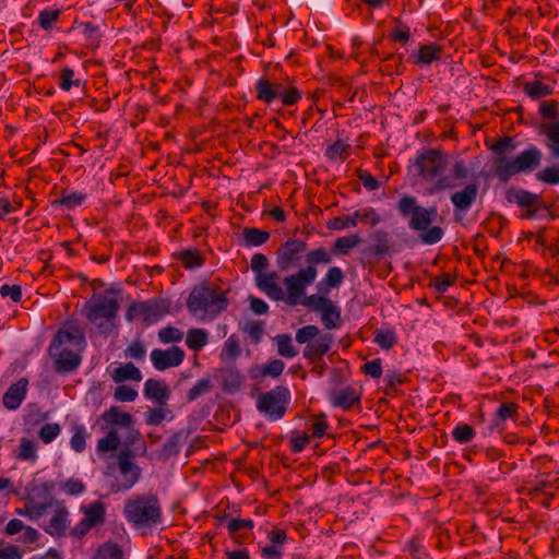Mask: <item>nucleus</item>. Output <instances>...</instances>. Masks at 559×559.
Here are the masks:
<instances>
[{"label":"nucleus","mask_w":559,"mask_h":559,"mask_svg":"<svg viewBox=\"0 0 559 559\" xmlns=\"http://www.w3.org/2000/svg\"><path fill=\"white\" fill-rule=\"evenodd\" d=\"M518 409H519V405L514 402L502 403L495 413L492 427L502 428L503 424L507 420H509V419L516 420L519 417Z\"/></svg>","instance_id":"31"},{"label":"nucleus","mask_w":559,"mask_h":559,"mask_svg":"<svg viewBox=\"0 0 559 559\" xmlns=\"http://www.w3.org/2000/svg\"><path fill=\"white\" fill-rule=\"evenodd\" d=\"M182 266L187 270H195L204 264V257L197 248H189L177 253Z\"/></svg>","instance_id":"32"},{"label":"nucleus","mask_w":559,"mask_h":559,"mask_svg":"<svg viewBox=\"0 0 559 559\" xmlns=\"http://www.w3.org/2000/svg\"><path fill=\"white\" fill-rule=\"evenodd\" d=\"M443 49L437 44H427L419 47L417 52H413L411 58L415 64L427 66L432 61L440 60Z\"/></svg>","instance_id":"25"},{"label":"nucleus","mask_w":559,"mask_h":559,"mask_svg":"<svg viewBox=\"0 0 559 559\" xmlns=\"http://www.w3.org/2000/svg\"><path fill=\"white\" fill-rule=\"evenodd\" d=\"M361 392L352 385L341 389H332L329 392V400L334 407L344 411L350 409L354 405L359 404Z\"/></svg>","instance_id":"16"},{"label":"nucleus","mask_w":559,"mask_h":559,"mask_svg":"<svg viewBox=\"0 0 559 559\" xmlns=\"http://www.w3.org/2000/svg\"><path fill=\"white\" fill-rule=\"evenodd\" d=\"M475 436V429L468 424H459L452 431L453 439L461 444L472 441Z\"/></svg>","instance_id":"49"},{"label":"nucleus","mask_w":559,"mask_h":559,"mask_svg":"<svg viewBox=\"0 0 559 559\" xmlns=\"http://www.w3.org/2000/svg\"><path fill=\"white\" fill-rule=\"evenodd\" d=\"M188 433L183 430L174 432L164 443L162 454L165 457L177 455L180 452V445L186 442Z\"/></svg>","instance_id":"35"},{"label":"nucleus","mask_w":559,"mask_h":559,"mask_svg":"<svg viewBox=\"0 0 559 559\" xmlns=\"http://www.w3.org/2000/svg\"><path fill=\"white\" fill-rule=\"evenodd\" d=\"M123 552L121 548L111 542L104 543L94 555L93 559H122Z\"/></svg>","instance_id":"44"},{"label":"nucleus","mask_w":559,"mask_h":559,"mask_svg":"<svg viewBox=\"0 0 559 559\" xmlns=\"http://www.w3.org/2000/svg\"><path fill=\"white\" fill-rule=\"evenodd\" d=\"M276 262L281 271L301 269L304 260L307 265H314V250H309L307 242L299 239H289L276 252Z\"/></svg>","instance_id":"6"},{"label":"nucleus","mask_w":559,"mask_h":559,"mask_svg":"<svg viewBox=\"0 0 559 559\" xmlns=\"http://www.w3.org/2000/svg\"><path fill=\"white\" fill-rule=\"evenodd\" d=\"M523 91L532 99H539L542 97L551 95L554 92V87L551 85L543 83L542 81L536 80L525 82L523 85Z\"/></svg>","instance_id":"36"},{"label":"nucleus","mask_w":559,"mask_h":559,"mask_svg":"<svg viewBox=\"0 0 559 559\" xmlns=\"http://www.w3.org/2000/svg\"><path fill=\"white\" fill-rule=\"evenodd\" d=\"M341 307L326 296L317 295V314L326 330H336L343 325Z\"/></svg>","instance_id":"12"},{"label":"nucleus","mask_w":559,"mask_h":559,"mask_svg":"<svg viewBox=\"0 0 559 559\" xmlns=\"http://www.w3.org/2000/svg\"><path fill=\"white\" fill-rule=\"evenodd\" d=\"M245 246L258 247L265 243L270 238V233L255 227H246L242 230Z\"/></svg>","instance_id":"38"},{"label":"nucleus","mask_w":559,"mask_h":559,"mask_svg":"<svg viewBox=\"0 0 559 559\" xmlns=\"http://www.w3.org/2000/svg\"><path fill=\"white\" fill-rule=\"evenodd\" d=\"M60 431H61V427L59 424L57 423H48V424H45L38 431V438L44 442V443H50L52 442L59 435H60Z\"/></svg>","instance_id":"53"},{"label":"nucleus","mask_w":559,"mask_h":559,"mask_svg":"<svg viewBox=\"0 0 559 559\" xmlns=\"http://www.w3.org/2000/svg\"><path fill=\"white\" fill-rule=\"evenodd\" d=\"M85 484L80 479H68L61 485V489L64 490V492L68 496H76L82 493L85 490Z\"/></svg>","instance_id":"63"},{"label":"nucleus","mask_w":559,"mask_h":559,"mask_svg":"<svg viewBox=\"0 0 559 559\" xmlns=\"http://www.w3.org/2000/svg\"><path fill=\"white\" fill-rule=\"evenodd\" d=\"M117 459L122 480L112 487V491L130 490L140 479L141 468L133 462L132 452L129 449L120 451Z\"/></svg>","instance_id":"11"},{"label":"nucleus","mask_w":559,"mask_h":559,"mask_svg":"<svg viewBox=\"0 0 559 559\" xmlns=\"http://www.w3.org/2000/svg\"><path fill=\"white\" fill-rule=\"evenodd\" d=\"M214 384L210 378H202L187 392L186 400L191 403L199 397L211 393Z\"/></svg>","instance_id":"41"},{"label":"nucleus","mask_w":559,"mask_h":559,"mask_svg":"<svg viewBox=\"0 0 559 559\" xmlns=\"http://www.w3.org/2000/svg\"><path fill=\"white\" fill-rule=\"evenodd\" d=\"M396 26L392 31L390 38L394 43L405 45L411 38L409 27L403 24L399 19H395Z\"/></svg>","instance_id":"57"},{"label":"nucleus","mask_w":559,"mask_h":559,"mask_svg":"<svg viewBox=\"0 0 559 559\" xmlns=\"http://www.w3.org/2000/svg\"><path fill=\"white\" fill-rule=\"evenodd\" d=\"M57 502L60 501L53 499L52 497H49V499L46 502H36L33 499H31L25 503L24 511L16 510V512L21 515H28L34 520H38L48 513L49 508H57Z\"/></svg>","instance_id":"28"},{"label":"nucleus","mask_w":559,"mask_h":559,"mask_svg":"<svg viewBox=\"0 0 559 559\" xmlns=\"http://www.w3.org/2000/svg\"><path fill=\"white\" fill-rule=\"evenodd\" d=\"M207 342V332L203 329H190L187 333L186 344L194 352L201 350Z\"/></svg>","instance_id":"39"},{"label":"nucleus","mask_w":559,"mask_h":559,"mask_svg":"<svg viewBox=\"0 0 559 559\" xmlns=\"http://www.w3.org/2000/svg\"><path fill=\"white\" fill-rule=\"evenodd\" d=\"M86 318L97 324L99 320H114L119 311L118 292L114 288L106 289L103 294H94L84 305Z\"/></svg>","instance_id":"7"},{"label":"nucleus","mask_w":559,"mask_h":559,"mask_svg":"<svg viewBox=\"0 0 559 559\" xmlns=\"http://www.w3.org/2000/svg\"><path fill=\"white\" fill-rule=\"evenodd\" d=\"M543 160V152L535 145H530L511 160L501 162L499 181L508 182L516 174H528L539 167Z\"/></svg>","instance_id":"9"},{"label":"nucleus","mask_w":559,"mask_h":559,"mask_svg":"<svg viewBox=\"0 0 559 559\" xmlns=\"http://www.w3.org/2000/svg\"><path fill=\"white\" fill-rule=\"evenodd\" d=\"M158 338L162 343H177L183 338V333L174 326H166L159 330Z\"/></svg>","instance_id":"58"},{"label":"nucleus","mask_w":559,"mask_h":559,"mask_svg":"<svg viewBox=\"0 0 559 559\" xmlns=\"http://www.w3.org/2000/svg\"><path fill=\"white\" fill-rule=\"evenodd\" d=\"M23 551L19 546L7 544L0 546V559H22Z\"/></svg>","instance_id":"64"},{"label":"nucleus","mask_w":559,"mask_h":559,"mask_svg":"<svg viewBox=\"0 0 559 559\" xmlns=\"http://www.w3.org/2000/svg\"><path fill=\"white\" fill-rule=\"evenodd\" d=\"M289 401V390L286 386L277 385L267 392L259 394L257 409L269 420L276 421L285 416Z\"/></svg>","instance_id":"8"},{"label":"nucleus","mask_w":559,"mask_h":559,"mask_svg":"<svg viewBox=\"0 0 559 559\" xmlns=\"http://www.w3.org/2000/svg\"><path fill=\"white\" fill-rule=\"evenodd\" d=\"M515 143L513 138L511 136H502L499 138L489 148L495 154L492 165H493V176L500 179L501 174V162L502 160H511L509 158V154L515 150Z\"/></svg>","instance_id":"17"},{"label":"nucleus","mask_w":559,"mask_h":559,"mask_svg":"<svg viewBox=\"0 0 559 559\" xmlns=\"http://www.w3.org/2000/svg\"><path fill=\"white\" fill-rule=\"evenodd\" d=\"M357 219L370 224L371 226H376L381 221L379 214L373 209L369 207L357 210L350 215L334 217L329 222L328 226L334 230L346 229L355 227L357 225Z\"/></svg>","instance_id":"13"},{"label":"nucleus","mask_w":559,"mask_h":559,"mask_svg":"<svg viewBox=\"0 0 559 559\" xmlns=\"http://www.w3.org/2000/svg\"><path fill=\"white\" fill-rule=\"evenodd\" d=\"M281 88L282 84L272 83L265 79H260L255 83L257 97L266 104L280 97Z\"/></svg>","instance_id":"29"},{"label":"nucleus","mask_w":559,"mask_h":559,"mask_svg":"<svg viewBox=\"0 0 559 559\" xmlns=\"http://www.w3.org/2000/svg\"><path fill=\"white\" fill-rule=\"evenodd\" d=\"M123 515L136 528H151L162 523V506L155 495L135 496L126 500Z\"/></svg>","instance_id":"4"},{"label":"nucleus","mask_w":559,"mask_h":559,"mask_svg":"<svg viewBox=\"0 0 559 559\" xmlns=\"http://www.w3.org/2000/svg\"><path fill=\"white\" fill-rule=\"evenodd\" d=\"M536 179L548 185H558L559 166H550L537 171Z\"/></svg>","instance_id":"55"},{"label":"nucleus","mask_w":559,"mask_h":559,"mask_svg":"<svg viewBox=\"0 0 559 559\" xmlns=\"http://www.w3.org/2000/svg\"><path fill=\"white\" fill-rule=\"evenodd\" d=\"M145 355H146V347L140 341L132 342L124 349V356L127 358H132V359H135V360H142V359H144Z\"/></svg>","instance_id":"61"},{"label":"nucleus","mask_w":559,"mask_h":559,"mask_svg":"<svg viewBox=\"0 0 559 559\" xmlns=\"http://www.w3.org/2000/svg\"><path fill=\"white\" fill-rule=\"evenodd\" d=\"M112 380L116 383H120L126 380L141 381L142 374L140 369L135 367L132 362H127L114 370Z\"/></svg>","instance_id":"34"},{"label":"nucleus","mask_w":559,"mask_h":559,"mask_svg":"<svg viewBox=\"0 0 559 559\" xmlns=\"http://www.w3.org/2000/svg\"><path fill=\"white\" fill-rule=\"evenodd\" d=\"M349 148V145L344 143L341 140H337L332 145L328 146L325 151L326 157L330 159L336 160V159H344L347 156V151Z\"/></svg>","instance_id":"56"},{"label":"nucleus","mask_w":559,"mask_h":559,"mask_svg":"<svg viewBox=\"0 0 559 559\" xmlns=\"http://www.w3.org/2000/svg\"><path fill=\"white\" fill-rule=\"evenodd\" d=\"M314 280V265L309 264L305 269H300L298 273L284 278L287 288V304L295 306L305 295L306 287Z\"/></svg>","instance_id":"10"},{"label":"nucleus","mask_w":559,"mask_h":559,"mask_svg":"<svg viewBox=\"0 0 559 559\" xmlns=\"http://www.w3.org/2000/svg\"><path fill=\"white\" fill-rule=\"evenodd\" d=\"M277 274L275 272L258 274L257 286L263 290L273 300H283L284 290L276 283Z\"/></svg>","instance_id":"22"},{"label":"nucleus","mask_w":559,"mask_h":559,"mask_svg":"<svg viewBox=\"0 0 559 559\" xmlns=\"http://www.w3.org/2000/svg\"><path fill=\"white\" fill-rule=\"evenodd\" d=\"M242 330L249 335L254 344H259L264 334V322L260 320H250L245 323Z\"/></svg>","instance_id":"50"},{"label":"nucleus","mask_w":559,"mask_h":559,"mask_svg":"<svg viewBox=\"0 0 559 559\" xmlns=\"http://www.w3.org/2000/svg\"><path fill=\"white\" fill-rule=\"evenodd\" d=\"M372 251L378 255H383L389 251V235L386 231L377 230L372 235Z\"/></svg>","instance_id":"51"},{"label":"nucleus","mask_w":559,"mask_h":559,"mask_svg":"<svg viewBox=\"0 0 559 559\" xmlns=\"http://www.w3.org/2000/svg\"><path fill=\"white\" fill-rule=\"evenodd\" d=\"M81 512L84 514V519L94 527L103 525L106 521V504L102 500L82 506Z\"/></svg>","instance_id":"27"},{"label":"nucleus","mask_w":559,"mask_h":559,"mask_svg":"<svg viewBox=\"0 0 559 559\" xmlns=\"http://www.w3.org/2000/svg\"><path fill=\"white\" fill-rule=\"evenodd\" d=\"M27 384L28 381L25 378H21L7 390L2 397V403L5 408L15 411L20 407L26 396Z\"/></svg>","instance_id":"20"},{"label":"nucleus","mask_w":559,"mask_h":559,"mask_svg":"<svg viewBox=\"0 0 559 559\" xmlns=\"http://www.w3.org/2000/svg\"><path fill=\"white\" fill-rule=\"evenodd\" d=\"M448 166L447 155L441 153L440 151L428 148L420 151L414 164L412 165V170L427 180H433L437 177V187L438 189H447L452 188L453 185L448 177H440L441 174Z\"/></svg>","instance_id":"5"},{"label":"nucleus","mask_w":559,"mask_h":559,"mask_svg":"<svg viewBox=\"0 0 559 559\" xmlns=\"http://www.w3.org/2000/svg\"><path fill=\"white\" fill-rule=\"evenodd\" d=\"M86 200V194L81 192H71L66 193L62 192V195L60 199L52 202L53 206H64L68 210H72L76 206H80L83 204V202Z\"/></svg>","instance_id":"43"},{"label":"nucleus","mask_w":559,"mask_h":559,"mask_svg":"<svg viewBox=\"0 0 559 559\" xmlns=\"http://www.w3.org/2000/svg\"><path fill=\"white\" fill-rule=\"evenodd\" d=\"M361 242V238L358 235H348L337 238L332 247L334 254H347L353 248L357 247Z\"/></svg>","instance_id":"40"},{"label":"nucleus","mask_w":559,"mask_h":559,"mask_svg":"<svg viewBox=\"0 0 559 559\" xmlns=\"http://www.w3.org/2000/svg\"><path fill=\"white\" fill-rule=\"evenodd\" d=\"M16 459L22 461H36L37 459V445L36 443L27 438H22L16 451Z\"/></svg>","instance_id":"42"},{"label":"nucleus","mask_w":559,"mask_h":559,"mask_svg":"<svg viewBox=\"0 0 559 559\" xmlns=\"http://www.w3.org/2000/svg\"><path fill=\"white\" fill-rule=\"evenodd\" d=\"M277 344L278 355L285 358H293L296 356L297 350L295 349L292 337L288 334H280L275 337Z\"/></svg>","instance_id":"48"},{"label":"nucleus","mask_w":559,"mask_h":559,"mask_svg":"<svg viewBox=\"0 0 559 559\" xmlns=\"http://www.w3.org/2000/svg\"><path fill=\"white\" fill-rule=\"evenodd\" d=\"M185 359V352L173 346L168 349L155 348L151 352V360L155 369L164 371L169 368L178 367Z\"/></svg>","instance_id":"14"},{"label":"nucleus","mask_w":559,"mask_h":559,"mask_svg":"<svg viewBox=\"0 0 559 559\" xmlns=\"http://www.w3.org/2000/svg\"><path fill=\"white\" fill-rule=\"evenodd\" d=\"M344 277V272L340 267L331 266L325 276L317 284V295L326 296L331 289L338 288Z\"/></svg>","instance_id":"24"},{"label":"nucleus","mask_w":559,"mask_h":559,"mask_svg":"<svg viewBox=\"0 0 559 559\" xmlns=\"http://www.w3.org/2000/svg\"><path fill=\"white\" fill-rule=\"evenodd\" d=\"M333 343V335L330 333L321 334L317 337V374L322 373L321 356L329 352Z\"/></svg>","instance_id":"45"},{"label":"nucleus","mask_w":559,"mask_h":559,"mask_svg":"<svg viewBox=\"0 0 559 559\" xmlns=\"http://www.w3.org/2000/svg\"><path fill=\"white\" fill-rule=\"evenodd\" d=\"M478 187L469 183L461 191H456L451 195V202L456 210L467 211L477 200Z\"/></svg>","instance_id":"23"},{"label":"nucleus","mask_w":559,"mask_h":559,"mask_svg":"<svg viewBox=\"0 0 559 559\" xmlns=\"http://www.w3.org/2000/svg\"><path fill=\"white\" fill-rule=\"evenodd\" d=\"M397 210L403 217L409 216L408 226L419 233V238L425 245L439 242L444 231L440 226H430L438 216L437 207H424L416 203L414 197H403L397 203Z\"/></svg>","instance_id":"2"},{"label":"nucleus","mask_w":559,"mask_h":559,"mask_svg":"<svg viewBox=\"0 0 559 559\" xmlns=\"http://www.w3.org/2000/svg\"><path fill=\"white\" fill-rule=\"evenodd\" d=\"M60 14L61 11L59 9H45L39 12L37 22L43 29L49 31L59 21Z\"/></svg>","instance_id":"46"},{"label":"nucleus","mask_w":559,"mask_h":559,"mask_svg":"<svg viewBox=\"0 0 559 559\" xmlns=\"http://www.w3.org/2000/svg\"><path fill=\"white\" fill-rule=\"evenodd\" d=\"M170 304L166 300L141 302L135 309L142 316L143 321L148 325L157 322L163 316L169 312Z\"/></svg>","instance_id":"19"},{"label":"nucleus","mask_w":559,"mask_h":559,"mask_svg":"<svg viewBox=\"0 0 559 559\" xmlns=\"http://www.w3.org/2000/svg\"><path fill=\"white\" fill-rule=\"evenodd\" d=\"M103 419L109 425H119L128 427L132 423V416L129 413L120 411L117 406H111L103 414Z\"/></svg>","instance_id":"37"},{"label":"nucleus","mask_w":559,"mask_h":559,"mask_svg":"<svg viewBox=\"0 0 559 559\" xmlns=\"http://www.w3.org/2000/svg\"><path fill=\"white\" fill-rule=\"evenodd\" d=\"M73 78H74V71L69 67H64L60 73L59 87L62 91H70V88L72 86H79L81 84V81L74 80Z\"/></svg>","instance_id":"60"},{"label":"nucleus","mask_w":559,"mask_h":559,"mask_svg":"<svg viewBox=\"0 0 559 559\" xmlns=\"http://www.w3.org/2000/svg\"><path fill=\"white\" fill-rule=\"evenodd\" d=\"M144 395L159 405H166L170 396L167 384L160 380L147 379L144 383Z\"/></svg>","instance_id":"21"},{"label":"nucleus","mask_w":559,"mask_h":559,"mask_svg":"<svg viewBox=\"0 0 559 559\" xmlns=\"http://www.w3.org/2000/svg\"><path fill=\"white\" fill-rule=\"evenodd\" d=\"M86 438L87 433L85 427L82 425L75 426L74 433L70 440L71 448L78 453L83 452L86 448Z\"/></svg>","instance_id":"52"},{"label":"nucleus","mask_w":559,"mask_h":559,"mask_svg":"<svg viewBox=\"0 0 559 559\" xmlns=\"http://www.w3.org/2000/svg\"><path fill=\"white\" fill-rule=\"evenodd\" d=\"M120 445V438L116 430H110L106 437L100 438L97 442V451L106 453L116 451Z\"/></svg>","instance_id":"47"},{"label":"nucleus","mask_w":559,"mask_h":559,"mask_svg":"<svg viewBox=\"0 0 559 559\" xmlns=\"http://www.w3.org/2000/svg\"><path fill=\"white\" fill-rule=\"evenodd\" d=\"M114 396L120 402H133L138 396V392L133 388L122 384L115 389Z\"/></svg>","instance_id":"62"},{"label":"nucleus","mask_w":559,"mask_h":559,"mask_svg":"<svg viewBox=\"0 0 559 559\" xmlns=\"http://www.w3.org/2000/svg\"><path fill=\"white\" fill-rule=\"evenodd\" d=\"M228 307L227 292L222 290L218 285L203 281L195 285L188 297L187 308L193 316L214 319Z\"/></svg>","instance_id":"3"},{"label":"nucleus","mask_w":559,"mask_h":559,"mask_svg":"<svg viewBox=\"0 0 559 559\" xmlns=\"http://www.w3.org/2000/svg\"><path fill=\"white\" fill-rule=\"evenodd\" d=\"M285 368V364L281 359H273L262 366H257L251 371V377L257 379L259 377L270 376L272 378H277L282 374Z\"/></svg>","instance_id":"33"},{"label":"nucleus","mask_w":559,"mask_h":559,"mask_svg":"<svg viewBox=\"0 0 559 559\" xmlns=\"http://www.w3.org/2000/svg\"><path fill=\"white\" fill-rule=\"evenodd\" d=\"M374 343H377L383 349L392 348L396 342L397 337L393 331H376L374 333Z\"/></svg>","instance_id":"54"},{"label":"nucleus","mask_w":559,"mask_h":559,"mask_svg":"<svg viewBox=\"0 0 559 559\" xmlns=\"http://www.w3.org/2000/svg\"><path fill=\"white\" fill-rule=\"evenodd\" d=\"M86 346L84 329L73 321H67L55 334L48 352L58 373H70L81 364V352Z\"/></svg>","instance_id":"1"},{"label":"nucleus","mask_w":559,"mask_h":559,"mask_svg":"<svg viewBox=\"0 0 559 559\" xmlns=\"http://www.w3.org/2000/svg\"><path fill=\"white\" fill-rule=\"evenodd\" d=\"M243 376L235 369L221 370V385L223 391L235 393L240 390L243 383Z\"/></svg>","instance_id":"30"},{"label":"nucleus","mask_w":559,"mask_h":559,"mask_svg":"<svg viewBox=\"0 0 559 559\" xmlns=\"http://www.w3.org/2000/svg\"><path fill=\"white\" fill-rule=\"evenodd\" d=\"M70 526L69 510L63 501L57 502V508L46 525L43 526L45 532L52 537L66 536Z\"/></svg>","instance_id":"15"},{"label":"nucleus","mask_w":559,"mask_h":559,"mask_svg":"<svg viewBox=\"0 0 559 559\" xmlns=\"http://www.w3.org/2000/svg\"><path fill=\"white\" fill-rule=\"evenodd\" d=\"M509 203H516L521 207H534L538 204L539 197L530 191L511 187L506 192Z\"/></svg>","instance_id":"26"},{"label":"nucleus","mask_w":559,"mask_h":559,"mask_svg":"<svg viewBox=\"0 0 559 559\" xmlns=\"http://www.w3.org/2000/svg\"><path fill=\"white\" fill-rule=\"evenodd\" d=\"M240 355L239 340L236 335H230L224 343L222 357L235 359Z\"/></svg>","instance_id":"59"},{"label":"nucleus","mask_w":559,"mask_h":559,"mask_svg":"<svg viewBox=\"0 0 559 559\" xmlns=\"http://www.w3.org/2000/svg\"><path fill=\"white\" fill-rule=\"evenodd\" d=\"M537 133L544 136V144L550 156L559 159V121H543L537 127Z\"/></svg>","instance_id":"18"}]
</instances>
